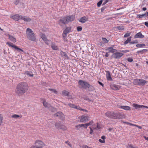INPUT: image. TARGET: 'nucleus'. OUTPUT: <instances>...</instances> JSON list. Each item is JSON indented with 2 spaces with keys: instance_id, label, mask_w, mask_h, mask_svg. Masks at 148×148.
<instances>
[{
  "instance_id": "f03ea898",
  "label": "nucleus",
  "mask_w": 148,
  "mask_h": 148,
  "mask_svg": "<svg viewBox=\"0 0 148 148\" xmlns=\"http://www.w3.org/2000/svg\"><path fill=\"white\" fill-rule=\"evenodd\" d=\"M107 117L111 119H121L124 117V115L119 112H108L105 114Z\"/></svg>"
},
{
  "instance_id": "ea45409f",
  "label": "nucleus",
  "mask_w": 148,
  "mask_h": 148,
  "mask_svg": "<svg viewBox=\"0 0 148 148\" xmlns=\"http://www.w3.org/2000/svg\"><path fill=\"white\" fill-rule=\"evenodd\" d=\"M145 46V45L144 44H138L136 45V47L138 48H140L141 47H143Z\"/></svg>"
},
{
  "instance_id": "5701e85b",
  "label": "nucleus",
  "mask_w": 148,
  "mask_h": 148,
  "mask_svg": "<svg viewBox=\"0 0 148 148\" xmlns=\"http://www.w3.org/2000/svg\"><path fill=\"white\" fill-rule=\"evenodd\" d=\"M62 125V124L60 121L56 122L55 124V126L56 128L58 129H60Z\"/></svg>"
},
{
  "instance_id": "1a4fd4ad",
  "label": "nucleus",
  "mask_w": 148,
  "mask_h": 148,
  "mask_svg": "<svg viewBox=\"0 0 148 148\" xmlns=\"http://www.w3.org/2000/svg\"><path fill=\"white\" fill-rule=\"evenodd\" d=\"M71 30V28L70 27H66L64 31L62 34V36L64 39L66 37L67 34L70 32Z\"/></svg>"
},
{
  "instance_id": "e2e57ef3",
  "label": "nucleus",
  "mask_w": 148,
  "mask_h": 148,
  "mask_svg": "<svg viewBox=\"0 0 148 148\" xmlns=\"http://www.w3.org/2000/svg\"><path fill=\"white\" fill-rule=\"evenodd\" d=\"M121 51L122 52H123L124 53H126L129 52V51L128 50H122Z\"/></svg>"
},
{
  "instance_id": "052dcab7",
  "label": "nucleus",
  "mask_w": 148,
  "mask_h": 148,
  "mask_svg": "<svg viewBox=\"0 0 148 148\" xmlns=\"http://www.w3.org/2000/svg\"><path fill=\"white\" fill-rule=\"evenodd\" d=\"M108 2V0H106L104 1L102 4V5H104Z\"/></svg>"
},
{
  "instance_id": "f8f14e48",
  "label": "nucleus",
  "mask_w": 148,
  "mask_h": 148,
  "mask_svg": "<svg viewBox=\"0 0 148 148\" xmlns=\"http://www.w3.org/2000/svg\"><path fill=\"white\" fill-rule=\"evenodd\" d=\"M89 117L88 116L82 115L81 117L80 121L83 123H85L87 121H89Z\"/></svg>"
},
{
  "instance_id": "f3484780",
  "label": "nucleus",
  "mask_w": 148,
  "mask_h": 148,
  "mask_svg": "<svg viewBox=\"0 0 148 148\" xmlns=\"http://www.w3.org/2000/svg\"><path fill=\"white\" fill-rule=\"evenodd\" d=\"M118 106L119 108H122L126 110H130L131 108L130 106H121L119 105Z\"/></svg>"
},
{
  "instance_id": "ddd939ff",
  "label": "nucleus",
  "mask_w": 148,
  "mask_h": 148,
  "mask_svg": "<svg viewBox=\"0 0 148 148\" xmlns=\"http://www.w3.org/2000/svg\"><path fill=\"white\" fill-rule=\"evenodd\" d=\"M10 17L12 19L17 21L21 19V16H19L18 14H16L14 15H11L10 16Z\"/></svg>"
},
{
  "instance_id": "4468645a",
  "label": "nucleus",
  "mask_w": 148,
  "mask_h": 148,
  "mask_svg": "<svg viewBox=\"0 0 148 148\" xmlns=\"http://www.w3.org/2000/svg\"><path fill=\"white\" fill-rule=\"evenodd\" d=\"M144 37V36L140 32L138 33L134 36L135 38H143Z\"/></svg>"
},
{
  "instance_id": "a19ab883",
  "label": "nucleus",
  "mask_w": 148,
  "mask_h": 148,
  "mask_svg": "<svg viewBox=\"0 0 148 148\" xmlns=\"http://www.w3.org/2000/svg\"><path fill=\"white\" fill-rule=\"evenodd\" d=\"M41 37L44 41L45 40H46V39H47L46 36L44 34H42L41 35Z\"/></svg>"
},
{
  "instance_id": "a878e982",
  "label": "nucleus",
  "mask_w": 148,
  "mask_h": 148,
  "mask_svg": "<svg viewBox=\"0 0 148 148\" xmlns=\"http://www.w3.org/2000/svg\"><path fill=\"white\" fill-rule=\"evenodd\" d=\"M123 123H127L128 125H130L135 126L138 127L139 129H142V127L141 126H138L136 125H134L129 122H124Z\"/></svg>"
},
{
  "instance_id": "3c124183",
  "label": "nucleus",
  "mask_w": 148,
  "mask_h": 148,
  "mask_svg": "<svg viewBox=\"0 0 148 148\" xmlns=\"http://www.w3.org/2000/svg\"><path fill=\"white\" fill-rule=\"evenodd\" d=\"M3 119V117L1 116V114H0V126L2 122Z\"/></svg>"
},
{
  "instance_id": "6e6d98bb",
  "label": "nucleus",
  "mask_w": 148,
  "mask_h": 148,
  "mask_svg": "<svg viewBox=\"0 0 148 148\" xmlns=\"http://www.w3.org/2000/svg\"><path fill=\"white\" fill-rule=\"evenodd\" d=\"M127 60L128 62H132L133 61V59L132 58H129L127 59Z\"/></svg>"
},
{
  "instance_id": "09e8293b",
  "label": "nucleus",
  "mask_w": 148,
  "mask_h": 148,
  "mask_svg": "<svg viewBox=\"0 0 148 148\" xmlns=\"http://www.w3.org/2000/svg\"><path fill=\"white\" fill-rule=\"evenodd\" d=\"M131 35V33H127L124 35V38L127 37Z\"/></svg>"
},
{
  "instance_id": "a18cd8bd",
  "label": "nucleus",
  "mask_w": 148,
  "mask_h": 148,
  "mask_svg": "<svg viewBox=\"0 0 148 148\" xmlns=\"http://www.w3.org/2000/svg\"><path fill=\"white\" fill-rule=\"evenodd\" d=\"M60 129H62L63 130H66V128L65 126L62 125Z\"/></svg>"
},
{
  "instance_id": "6ab92c4d",
  "label": "nucleus",
  "mask_w": 148,
  "mask_h": 148,
  "mask_svg": "<svg viewBox=\"0 0 148 148\" xmlns=\"http://www.w3.org/2000/svg\"><path fill=\"white\" fill-rule=\"evenodd\" d=\"M88 21V19L85 16H84L82 17L79 20V22H80L82 23H85L87 21Z\"/></svg>"
},
{
  "instance_id": "de8ad7c7",
  "label": "nucleus",
  "mask_w": 148,
  "mask_h": 148,
  "mask_svg": "<svg viewBox=\"0 0 148 148\" xmlns=\"http://www.w3.org/2000/svg\"><path fill=\"white\" fill-rule=\"evenodd\" d=\"M103 2V0H101L99 1L97 3V6L98 7H100L101 4Z\"/></svg>"
},
{
  "instance_id": "9b49d317",
  "label": "nucleus",
  "mask_w": 148,
  "mask_h": 148,
  "mask_svg": "<svg viewBox=\"0 0 148 148\" xmlns=\"http://www.w3.org/2000/svg\"><path fill=\"white\" fill-rule=\"evenodd\" d=\"M66 21L67 23L73 21L75 19V17L74 15L68 16L65 17Z\"/></svg>"
},
{
  "instance_id": "e433bc0d",
  "label": "nucleus",
  "mask_w": 148,
  "mask_h": 148,
  "mask_svg": "<svg viewBox=\"0 0 148 148\" xmlns=\"http://www.w3.org/2000/svg\"><path fill=\"white\" fill-rule=\"evenodd\" d=\"M31 73H32L31 72H29V71H26L25 73V74L28 75L30 77H32L33 76V74H31Z\"/></svg>"
},
{
  "instance_id": "bb28decb",
  "label": "nucleus",
  "mask_w": 148,
  "mask_h": 148,
  "mask_svg": "<svg viewBox=\"0 0 148 148\" xmlns=\"http://www.w3.org/2000/svg\"><path fill=\"white\" fill-rule=\"evenodd\" d=\"M8 36L9 38L11 41L13 42H16V39L14 38L13 37V36L10 35H9Z\"/></svg>"
},
{
  "instance_id": "20e7f679",
  "label": "nucleus",
  "mask_w": 148,
  "mask_h": 148,
  "mask_svg": "<svg viewBox=\"0 0 148 148\" xmlns=\"http://www.w3.org/2000/svg\"><path fill=\"white\" fill-rule=\"evenodd\" d=\"M89 83L83 80H79L78 83L79 87L82 89H86Z\"/></svg>"
},
{
  "instance_id": "79ce46f5",
  "label": "nucleus",
  "mask_w": 148,
  "mask_h": 148,
  "mask_svg": "<svg viewBox=\"0 0 148 148\" xmlns=\"http://www.w3.org/2000/svg\"><path fill=\"white\" fill-rule=\"evenodd\" d=\"M117 28L119 30H123L124 29V27L123 26H119L117 27Z\"/></svg>"
},
{
  "instance_id": "c85d7f7f",
  "label": "nucleus",
  "mask_w": 148,
  "mask_h": 148,
  "mask_svg": "<svg viewBox=\"0 0 148 148\" xmlns=\"http://www.w3.org/2000/svg\"><path fill=\"white\" fill-rule=\"evenodd\" d=\"M133 106L136 109L142 108V105H139L136 103L133 104Z\"/></svg>"
},
{
  "instance_id": "72a5a7b5",
  "label": "nucleus",
  "mask_w": 148,
  "mask_h": 148,
  "mask_svg": "<svg viewBox=\"0 0 148 148\" xmlns=\"http://www.w3.org/2000/svg\"><path fill=\"white\" fill-rule=\"evenodd\" d=\"M14 48L16 50H17L18 52L22 51V52H24V51L22 49H21V48L18 47L16 45L15 46Z\"/></svg>"
},
{
  "instance_id": "7c9ffc66",
  "label": "nucleus",
  "mask_w": 148,
  "mask_h": 148,
  "mask_svg": "<svg viewBox=\"0 0 148 148\" xmlns=\"http://www.w3.org/2000/svg\"><path fill=\"white\" fill-rule=\"evenodd\" d=\"M148 51V50L147 49H143L142 50L140 51H137V53H140L141 54H143L144 53Z\"/></svg>"
},
{
  "instance_id": "dca6fc26",
  "label": "nucleus",
  "mask_w": 148,
  "mask_h": 148,
  "mask_svg": "<svg viewBox=\"0 0 148 148\" xmlns=\"http://www.w3.org/2000/svg\"><path fill=\"white\" fill-rule=\"evenodd\" d=\"M21 19L26 22H30L31 21V19L30 18L26 16H21Z\"/></svg>"
},
{
  "instance_id": "4c0bfd02",
  "label": "nucleus",
  "mask_w": 148,
  "mask_h": 148,
  "mask_svg": "<svg viewBox=\"0 0 148 148\" xmlns=\"http://www.w3.org/2000/svg\"><path fill=\"white\" fill-rule=\"evenodd\" d=\"M7 44L9 46L12 47L13 48H14L15 46V45H14L12 43L9 42H7Z\"/></svg>"
},
{
  "instance_id": "6e6552de",
  "label": "nucleus",
  "mask_w": 148,
  "mask_h": 148,
  "mask_svg": "<svg viewBox=\"0 0 148 148\" xmlns=\"http://www.w3.org/2000/svg\"><path fill=\"white\" fill-rule=\"evenodd\" d=\"M123 53H121L117 52L114 53L112 56L113 58L115 59H120L123 55Z\"/></svg>"
},
{
  "instance_id": "603ef678",
  "label": "nucleus",
  "mask_w": 148,
  "mask_h": 148,
  "mask_svg": "<svg viewBox=\"0 0 148 148\" xmlns=\"http://www.w3.org/2000/svg\"><path fill=\"white\" fill-rule=\"evenodd\" d=\"M82 29V27L79 26L77 27V30L78 31H81Z\"/></svg>"
},
{
  "instance_id": "c03bdc74",
  "label": "nucleus",
  "mask_w": 148,
  "mask_h": 148,
  "mask_svg": "<svg viewBox=\"0 0 148 148\" xmlns=\"http://www.w3.org/2000/svg\"><path fill=\"white\" fill-rule=\"evenodd\" d=\"M102 40L105 43H107L108 42V40L106 38H102Z\"/></svg>"
},
{
  "instance_id": "49530a36",
  "label": "nucleus",
  "mask_w": 148,
  "mask_h": 148,
  "mask_svg": "<svg viewBox=\"0 0 148 148\" xmlns=\"http://www.w3.org/2000/svg\"><path fill=\"white\" fill-rule=\"evenodd\" d=\"M81 127V128L83 127L85 129H86L87 127V124L86 123L84 124H80Z\"/></svg>"
},
{
  "instance_id": "9d476101",
  "label": "nucleus",
  "mask_w": 148,
  "mask_h": 148,
  "mask_svg": "<svg viewBox=\"0 0 148 148\" xmlns=\"http://www.w3.org/2000/svg\"><path fill=\"white\" fill-rule=\"evenodd\" d=\"M58 23L61 26H62L63 25L67 24V22L66 21L65 17H64L60 18L59 21Z\"/></svg>"
},
{
  "instance_id": "aec40b11",
  "label": "nucleus",
  "mask_w": 148,
  "mask_h": 148,
  "mask_svg": "<svg viewBox=\"0 0 148 148\" xmlns=\"http://www.w3.org/2000/svg\"><path fill=\"white\" fill-rule=\"evenodd\" d=\"M106 50H108V51L111 53H114V51H117V50L114 49L112 47H109L107 49H106Z\"/></svg>"
},
{
  "instance_id": "0e129e2a",
  "label": "nucleus",
  "mask_w": 148,
  "mask_h": 148,
  "mask_svg": "<svg viewBox=\"0 0 148 148\" xmlns=\"http://www.w3.org/2000/svg\"><path fill=\"white\" fill-rule=\"evenodd\" d=\"M144 24L146 26L148 27V22H145Z\"/></svg>"
},
{
  "instance_id": "338daca9",
  "label": "nucleus",
  "mask_w": 148,
  "mask_h": 148,
  "mask_svg": "<svg viewBox=\"0 0 148 148\" xmlns=\"http://www.w3.org/2000/svg\"><path fill=\"white\" fill-rule=\"evenodd\" d=\"M101 138L103 140H105V137L104 136H103L101 137Z\"/></svg>"
},
{
  "instance_id": "8fccbe9b",
  "label": "nucleus",
  "mask_w": 148,
  "mask_h": 148,
  "mask_svg": "<svg viewBox=\"0 0 148 148\" xmlns=\"http://www.w3.org/2000/svg\"><path fill=\"white\" fill-rule=\"evenodd\" d=\"M100 128H101L100 126V125H99L98 123H97V126L95 128H93V129H96V130H97L98 129H100Z\"/></svg>"
},
{
  "instance_id": "0eeeda50",
  "label": "nucleus",
  "mask_w": 148,
  "mask_h": 148,
  "mask_svg": "<svg viewBox=\"0 0 148 148\" xmlns=\"http://www.w3.org/2000/svg\"><path fill=\"white\" fill-rule=\"evenodd\" d=\"M35 144L37 147V148H42L45 145L43 142L40 140H38L35 142Z\"/></svg>"
},
{
  "instance_id": "864d4df0",
  "label": "nucleus",
  "mask_w": 148,
  "mask_h": 148,
  "mask_svg": "<svg viewBox=\"0 0 148 148\" xmlns=\"http://www.w3.org/2000/svg\"><path fill=\"white\" fill-rule=\"evenodd\" d=\"M130 43L131 44H135V43H138V41L137 40H135V41H131L130 42Z\"/></svg>"
},
{
  "instance_id": "774afa93",
  "label": "nucleus",
  "mask_w": 148,
  "mask_h": 148,
  "mask_svg": "<svg viewBox=\"0 0 148 148\" xmlns=\"http://www.w3.org/2000/svg\"><path fill=\"white\" fill-rule=\"evenodd\" d=\"M103 44L102 42H100L99 43V45L101 46H103Z\"/></svg>"
},
{
  "instance_id": "37998d69",
  "label": "nucleus",
  "mask_w": 148,
  "mask_h": 148,
  "mask_svg": "<svg viewBox=\"0 0 148 148\" xmlns=\"http://www.w3.org/2000/svg\"><path fill=\"white\" fill-rule=\"evenodd\" d=\"M94 122L92 120H91L88 123H86L87 124V127L89 125H92V124Z\"/></svg>"
},
{
  "instance_id": "473e14b6",
  "label": "nucleus",
  "mask_w": 148,
  "mask_h": 148,
  "mask_svg": "<svg viewBox=\"0 0 148 148\" xmlns=\"http://www.w3.org/2000/svg\"><path fill=\"white\" fill-rule=\"evenodd\" d=\"M131 37L128 38L127 40L124 42V45H126L130 42L131 41Z\"/></svg>"
},
{
  "instance_id": "cd10ccee",
  "label": "nucleus",
  "mask_w": 148,
  "mask_h": 148,
  "mask_svg": "<svg viewBox=\"0 0 148 148\" xmlns=\"http://www.w3.org/2000/svg\"><path fill=\"white\" fill-rule=\"evenodd\" d=\"M11 117L12 118L16 119L18 118H21L22 117V116L21 115H19L17 114H14L12 115Z\"/></svg>"
},
{
  "instance_id": "393cba45",
  "label": "nucleus",
  "mask_w": 148,
  "mask_h": 148,
  "mask_svg": "<svg viewBox=\"0 0 148 148\" xmlns=\"http://www.w3.org/2000/svg\"><path fill=\"white\" fill-rule=\"evenodd\" d=\"M60 55L62 57H64L66 59L68 58V57L67 56L66 53L65 52L62 51H61L60 52Z\"/></svg>"
},
{
  "instance_id": "b1692460",
  "label": "nucleus",
  "mask_w": 148,
  "mask_h": 148,
  "mask_svg": "<svg viewBox=\"0 0 148 148\" xmlns=\"http://www.w3.org/2000/svg\"><path fill=\"white\" fill-rule=\"evenodd\" d=\"M111 88L113 90H117L119 89V88L117 86L114 84H112L110 86Z\"/></svg>"
},
{
  "instance_id": "5fc2aeb1",
  "label": "nucleus",
  "mask_w": 148,
  "mask_h": 148,
  "mask_svg": "<svg viewBox=\"0 0 148 148\" xmlns=\"http://www.w3.org/2000/svg\"><path fill=\"white\" fill-rule=\"evenodd\" d=\"M45 42L47 45H48L49 43V40L46 39L44 41Z\"/></svg>"
},
{
  "instance_id": "7ed1b4c3",
  "label": "nucleus",
  "mask_w": 148,
  "mask_h": 148,
  "mask_svg": "<svg viewBox=\"0 0 148 148\" xmlns=\"http://www.w3.org/2000/svg\"><path fill=\"white\" fill-rule=\"evenodd\" d=\"M26 34L28 39L33 41H36V38L35 34L31 29L29 28L27 29Z\"/></svg>"
},
{
  "instance_id": "58836bf2",
  "label": "nucleus",
  "mask_w": 148,
  "mask_h": 148,
  "mask_svg": "<svg viewBox=\"0 0 148 148\" xmlns=\"http://www.w3.org/2000/svg\"><path fill=\"white\" fill-rule=\"evenodd\" d=\"M75 127L76 129L77 130H81L82 129L81 127L80 124L76 125Z\"/></svg>"
},
{
  "instance_id": "f704fd0d",
  "label": "nucleus",
  "mask_w": 148,
  "mask_h": 148,
  "mask_svg": "<svg viewBox=\"0 0 148 148\" xmlns=\"http://www.w3.org/2000/svg\"><path fill=\"white\" fill-rule=\"evenodd\" d=\"M146 16V14L145 13V14H143L142 15H140V14L137 15L136 18H141L143 16Z\"/></svg>"
},
{
  "instance_id": "13d9d810",
  "label": "nucleus",
  "mask_w": 148,
  "mask_h": 148,
  "mask_svg": "<svg viewBox=\"0 0 148 148\" xmlns=\"http://www.w3.org/2000/svg\"><path fill=\"white\" fill-rule=\"evenodd\" d=\"M65 143L70 147L71 146V145L70 144L69 142L68 141H66Z\"/></svg>"
},
{
  "instance_id": "2f4dec72",
  "label": "nucleus",
  "mask_w": 148,
  "mask_h": 148,
  "mask_svg": "<svg viewBox=\"0 0 148 148\" xmlns=\"http://www.w3.org/2000/svg\"><path fill=\"white\" fill-rule=\"evenodd\" d=\"M68 105L71 108H77V106H75L74 104L69 103L68 104Z\"/></svg>"
},
{
  "instance_id": "4d7b16f0",
  "label": "nucleus",
  "mask_w": 148,
  "mask_h": 148,
  "mask_svg": "<svg viewBox=\"0 0 148 148\" xmlns=\"http://www.w3.org/2000/svg\"><path fill=\"white\" fill-rule=\"evenodd\" d=\"M99 141L101 143H105V140H102L101 139H99Z\"/></svg>"
},
{
  "instance_id": "bf43d9fd",
  "label": "nucleus",
  "mask_w": 148,
  "mask_h": 148,
  "mask_svg": "<svg viewBox=\"0 0 148 148\" xmlns=\"http://www.w3.org/2000/svg\"><path fill=\"white\" fill-rule=\"evenodd\" d=\"M19 0H16V1H15L14 2V3L16 5H17L19 3Z\"/></svg>"
},
{
  "instance_id": "c756f323",
  "label": "nucleus",
  "mask_w": 148,
  "mask_h": 148,
  "mask_svg": "<svg viewBox=\"0 0 148 148\" xmlns=\"http://www.w3.org/2000/svg\"><path fill=\"white\" fill-rule=\"evenodd\" d=\"M51 47L53 50H57L58 49V46L54 44H51Z\"/></svg>"
},
{
  "instance_id": "680f3d73",
  "label": "nucleus",
  "mask_w": 148,
  "mask_h": 148,
  "mask_svg": "<svg viewBox=\"0 0 148 148\" xmlns=\"http://www.w3.org/2000/svg\"><path fill=\"white\" fill-rule=\"evenodd\" d=\"M98 83L100 85L102 86L103 87V84L101 82H100L99 81H98Z\"/></svg>"
},
{
  "instance_id": "a211bd4d",
  "label": "nucleus",
  "mask_w": 148,
  "mask_h": 148,
  "mask_svg": "<svg viewBox=\"0 0 148 148\" xmlns=\"http://www.w3.org/2000/svg\"><path fill=\"white\" fill-rule=\"evenodd\" d=\"M87 88H88V90L89 91H92L95 90V87L92 85H90L89 84Z\"/></svg>"
},
{
  "instance_id": "c9c22d12",
  "label": "nucleus",
  "mask_w": 148,
  "mask_h": 148,
  "mask_svg": "<svg viewBox=\"0 0 148 148\" xmlns=\"http://www.w3.org/2000/svg\"><path fill=\"white\" fill-rule=\"evenodd\" d=\"M48 90H49L51 91L53 93H55L56 94H57L58 93V91L57 90H56L55 89L52 88H49Z\"/></svg>"
},
{
  "instance_id": "39448f33",
  "label": "nucleus",
  "mask_w": 148,
  "mask_h": 148,
  "mask_svg": "<svg viewBox=\"0 0 148 148\" xmlns=\"http://www.w3.org/2000/svg\"><path fill=\"white\" fill-rule=\"evenodd\" d=\"M147 82L143 79H134L133 83L135 85L144 86Z\"/></svg>"
},
{
  "instance_id": "2eb2a0df",
  "label": "nucleus",
  "mask_w": 148,
  "mask_h": 148,
  "mask_svg": "<svg viewBox=\"0 0 148 148\" xmlns=\"http://www.w3.org/2000/svg\"><path fill=\"white\" fill-rule=\"evenodd\" d=\"M106 77L107 80L109 81H112V79L111 77L110 72L108 71H106Z\"/></svg>"
},
{
  "instance_id": "4be33fe9",
  "label": "nucleus",
  "mask_w": 148,
  "mask_h": 148,
  "mask_svg": "<svg viewBox=\"0 0 148 148\" xmlns=\"http://www.w3.org/2000/svg\"><path fill=\"white\" fill-rule=\"evenodd\" d=\"M70 93V92L66 90H63L62 92V95L64 96H69V95Z\"/></svg>"
},
{
  "instance_id": "423d86ee",
  "label": "nucleus",
  "mask_w": 148,
  "mask_h": 148,
  "mask_svg": "<svg viewBox=\"0 0 148 148\" xmlns=\"http://www.w3.org/2000/svg\"><path fill=\"white\" fill-rule=\"evenodd\" d=\"M54 116L55 117H58L60 120H64L65 117L63 113L61 112H58L54 114Z\"/></svg>"
},
{
  "instance_id": "412c9836",
  "label": "nucleus",
  "mask_w": 148,
  "mask_h": 148,
  "mask_svg": "<svg viewBox=\"0 0 148 148\" xmlns=\"http://www.w3.org/2000/svg\"><path fill=\"white\" fill-rule=\"evenodd\" d=\"M42 103L43 104L45 108H48V107L49 104L46 102V100L44 99H42Z\"/></svg>"
},
{
  "instance_id": "69168bd1",
  "label": "nucleus",
  "mask_w": 148,
  "mask_h": 148,
  "mask_svg": "<svg viewBox=\"0 0 148 148\" xmlns=\"http://www.w3.org/2000/svg\"><path fill=\"white\" fill-rule=\"evenodd\" d=\"M68 97V98L69 99H72V97L71 95H69V96H67Z\"/></svg>"
},
{
  "instance_id": "f257e3e1",
  "label": "nucleus",
  "mask_w": 148,
  "mask_h": 148,
  "mask_svg": "<svg viewBox=\"0 0 148 148\" xmlns=\"http://www.w3.org/2000/svg\"><path fill=\"white\" fill-rule=\"evenodd\" d=\"M28 87L27 83L21 82L17 85L15 90V92L19 96H22L27 91Z\"/></svg>"
}]
</instances>
